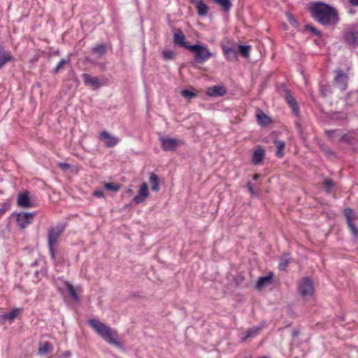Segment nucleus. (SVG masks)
Returning a JSON list of instances; mask_svg holds the SVG:
<instances>
[{
    "instance_id": "1a4fd4ad",
    "label": "nucleus",
    "mask_w": 358,
    "mask_h": 358,
    "mask_svg": "<svg viewBox=\"0 0 358 358\" xmlns=\"http://www.w3.org/2000/svg\"><path fill=\"white\" fill-rule=\"evenodd\" d=\"M282 87L285 93V99L286 100L289 107L292 108L294 115L298 116L299 115V109L295 98L292 95L291 92L285 87L284 84Z\"/></svg>"
},
{
    "instance_id": "f03ea898",
    "label": "nucleus",
    "mask_w": 358,
    "mask_h": 358,
    "mask_svg": "<svg viewBox=\"0 0 358 358\" xmlns=\"http://www.w3.org/2000/svg\"><path fill=\"white\" fill-rule=\"evenodd\" d=\"M87 323L108 343L113 345L117 348L122 347L121 343L115 338L117 336L116 330L113 329L96 319H90Z\"/></svg>"
},
{
    "instance_id": "9d476101",
    "label": "nucleus",
    "mask_w": 358,
    "mask_h": 358,
    "mask_svg": "<svg viewBox=\"0 0 358 358\" xmlns=\"http://www.w3.org/2000/svg\"><path fill=\"white\" fill-rule=\"evenodd\" d=\"M36 215V213H20L17 214L16 222L21 229H24L31 224Z\"/></svg>"
},
{
    "instance_id": "de8ad7c7",
    "label": "nucleus",
    "mask_w": 358,
    "mask_h": 358,
    "mask_svg": "<svg viewBox=\"0 0 358 358\" xmlns=\"http://www.w3.org/2000/svg\"><path fill=\"white\" fill-rule=\"evenodd\" d=\"M322 151L327 155V156H334V152L329 148H323Z\"/></svg>"
},
{
    "instance_id": "aec40b11",
    "label": "nucleus",
    "mask_w": 358,
    "mask_h": 358,
    "mask_svg": "<svg viewBox=\"0 0 358 358\" xmlns=\"http://www.w3.org/2000/svg\"><path fill=\"white\" fill-rule=\"evenodd\" d=\"M265 157V150L264 148L259 147L255 150L252 154V162L255 165L261 164Z\"/></svg>"
},
{
    "instance_id": "473e14b6",
    "label": "nucleus",
    "mask_w": 358,
    "mask_h": 358,
    "mask_svg": "<svg viewBox=\"0 0 358 358\" xmlns=\"http://www.w3.org/2000/svg\"><path fill=\"white\" fill-rule=\"evenodd\" d=\"M92 51L94 53L101 56L106 52V45L105 44H99L92 48Z\"/></svg>"
},
{
    "instance_id": "864d4df0",
    "label": "nucleus",
    "mask_w": 358,
    "mask_h": 358,
    "mask_svg": "<svg viewBox=\"0 0 358 358\" xmlns=\"http://www.w3.org/2000/svg\"><path fill=\"white\" fill-rule=\"evenodd\" d=\"M320 92H321L322 94L324 96H327V93L326 90H324V87H320Z\"/></svg>"
},
{
    "instance_id": "423d86ee",
    "label": "nucleus",
    "mask_w": 358,
    "mask_h": 358,
    "mask_svg": "<svg viewBox=\"0 0 358 358\" xmlns=\"http://www.w3.org/2000/svg\"><path fill=\"white\" fill-rule=\"evenodd\" d=\"M299 292L303 296H311L314 292L313 284L310 278L304 277L301 280Z\"/></svg>"
},
{
    "instance_id": "79ce46f5",
    "label": "nucleus",
    "mask_w": 358,
    "mask_h": 358,
    "mask_svg": "<svg viewBox=\"0 0 358 358\" xmlns=\"http://www.w3.org/2000/svg\"><path fill=\"white\" fill-rule=\"evenodd\" d=\"M10 208V203L8 201L1 204L0 208V217L4 214V213Z\"/></svg>"
},
{
    "instance_id": "5701e85b",
    "label": "nucleus",
    "mask_w": 358,
    "mask_h": 358,
    "mask_svg": "<svg viewBox=\"0 0 358 358\" xmlns=\"http://www.w3.org/2000/svg\"><path fill=\"white\" fill-rule=\"evenodd\" d=\"M151 185V189L155 192L159 190V177L155 173H151L150 175V180Z\"/></svg>"
},
{
    "instance_id": "37998d69",
    "label": "nucleus",
    "mask_w": 358,
    "mask_h": 358,
    "mask_svg": "<svg viewBox=\"0 0 358 358\" xmlns=\"http://www.w3.org/2000/svg\"><path fill=\"white\" fill-rule=\"evenodd\" d=\"M48 245L50 257L52 260L55 261L56 260V251L54 248L55 244L51 245V244L48 243Z\"/></svg>"
},
{
    "instance_id": "8fccbe9b",
    "label": "nucleus",
    "mask_w": 358,
    "mask_h": 358,
    "mask_svg": "<svg viewBox=\"0 0 358 358\" xmlns=\"http://www.w3.org/2000/svg\"><path fill=\"white\" fill-rule=\"evenodd\" d=\"M71 355L70 351H65L62 354V357L64 358H67Z\"/></svg>"
},
{
    "instance_id": "20e7f679",
    "label": "nucleus",
    "mask_w": 358,
    "mask_h": 358,
    "mask_svg": "<svg viewBox=\"0 0 358 358\" xmlns=\"http://www.w3.org/2000/svg\"><path fill=\"white\" fill-rule=\"evenodd\" d=\"M357 24H352L348 30L343 33L344 42L349 46H358V30H357Z\"/></svg>"
},
{
    "instance_id": "49530a36",
    "label": "nucleus",
    "mask_w": 358,
    "mask_h": 358,
    "mask_svg": "<svg viewBox=\"0 0 358 358\" xmlns=\"http://www.w3.org/2000/svg\"><path fill=\"white\" fill-rule=\"evenodd\" d=\"M93 196L99 198H102L104 196V193L102 190H96L93 192Z\"/></svg>"
},
{
    "instance_id": "f704fd0d",
    "label": "nucleus",
    "mask_w": 358,
    "mask_h": 358,
    "mask_svg": "<svg viewBox=\"0 0 358 358\" xmlns=\"http://www.w3.org/2000/svg\"><path fill=\"white\" fill-rule=\"evenodd\" d=\"M162 55L164 60H173L176 57V53L170 50H163Z\"/></svg>"
},
{
    "instance_id": "cd10ccee",
    "label": "nucleus",
    "mask_w": 358,
    "mask_h": 358,
    "mask_svg": "<svg viewBox=\"0 0 358 358\" xmlns=\"http://www.w3.org/2000/svg\"><path fill=\"white\" fill-rule=\"evenodd\" d=\"M214 2L220 6L225 12L229 11L232 6L230 0H214Z\"/></svg>"
},
{
    "instance_id": "72a5a7b5",
    "label": "nucleus",
    "mask_w": 358,
    "mask_h": 358,
    "mask_svg": "<svg viewBox=\"0 0 358 358\" xmlns=\"http://www.w3.org/2000/svg\"><path fill=\"white\" fill-rule=\"evenodd\" d=\"M121 185L113 182H106L104 184V188L106 190L112 191L114 192H117L121 188Z\"/></svg>"
},
{
    "instance_id": "a878e982",
    "label": "nucleus",
    "mask_w": 358,
    "mask_h": 358,
    "mask_svg": "<svg viewBox=\"0 0 358 358\" xmlns=\"http://www.w3.org/2000/svg\"><path fill=\"white\" fill-rule=\"evenodd\" d=\"M21 310L20 308H14L10 313L3 314L0 315V317L3 320H9L10 321H13L20 313Z\"/></svg>"
},
{
    "instance_id": "603ef678",
    "label": "nucleus",
    "mask_w": 358,
    "mask_h": 358,
    "mask_svg": "<svg viewBox=\"0 0 358 358\" xmlns=\"http://www.w3.org/2000/svg\"><path fill=\"white\" fill-rule=\"evenodd\" d=\"M349 1L352 5L358 6V0H349Z\"/></svg>"
},
{
    "instance_id": "2f4dec72",
    "label": "nucleus",
    "mask_w": 358,
    "mask_h": 358,
    "mask_svg": "<svg viewBox=\"0 0 358 358\" xmlns=\"http://www.w3.org/2000/svg\"><path fill=\"white\" fill-rule=\"evenodd\" d=\"M66 289H67L69 294H70V296L73 298V299L76 302H78L80 301V298H79L78 295L77 294V293L75 290V288L73 287V286L72 285H71L70 283H68L66 285Z\"/></svg>"
},
{
    "instance_id": "a19ab883",
    "label": "nucleus",
    "mask_w": 358,
    "mask_h": 358,
    "mask_svg": "<svg viewBox=\"0 0 358 358\" xmlns=\"http://www.w3.org/2000/svg\"><path fill=\"white\" fill-rule=\"evenodd\" d=\"M348 226L350 229L351 234L358 238V228L355 226L353 222L348 223Z\"/></svg>"
},
{
    "instance_id": "c85d7f7f",
    "label": "nucleus",
    "mask_w": 358,
    "mask_h": 358,
    "mask_svg": "<svg viewBox=\"0 0 358 358\" xmlns=\"http://www.w3.org/2000/svg\"><path fill=\"white\" fill-rule=\"evenodd\" d=\"M52 348V344L50 342L45 341V342H43V343H41L40 345H39V348H38V352L40 355H43L45 352L51 350Z\"/></svg>"
},
{
    "instance_id": "6e6d98bb",
    "label": "nucleus",
    "mask_w": 358,
    "mask_h": 358,
    "mask_svg": "<svg viewBox=\"0 0 358 358\" xmlns=\"http://www.w3.org/2000/svg\"><path fill=\"white\" fill-rule=\"evenodd\" d=\"M295 358H299V357H295Z\"/></svg>"
},
{
    "instance_id": "6ab92c4d",
    "label": "nucleus",
    "mask_w": 358,
    "mask_h": 358,
    "mask_svg": "<svg viewBox=\"0 0 358 358\" xmlns=\"http://www.w3.org/2000/svg\"><path fill=\"white\" fill-rule=\"evenodd\" d=\"M83 82L85 85H90L94 87L95 89H98L101 86L99 78L97 77H92L87 73H83L82 75Z\"/></svg>"
},
{
    "instance_id": "4be33fe9",
    "label": "nucleus",
    "mask_w": 358,
    "mask_h": 358,
    "mask_svg": "<svg viewBox=\"0 0 358 358\" xmlns=\"http://www.w3.org/2000/svg\"><path fill=\"white\" fill-rule=\"evenodd\" d=\"M256 117L259 124L262 126L268 125L271 122V118L262 111L257 113Z\"/></svg>"
},
{
    "instance_id": "ddd939ff",
    "label": "nucleus",
    "mask_w": 358,
    "mask_h": 358,
    "mask_svg": "<svg viewBox=\"0 0 358 358\" xmlns=\"http://www.w3.org/2000/svg\"><path fill=\"white\" fill-rule=\"evenodd\" d=\"M148 195V185L144 182L141 185L138 194L134 197L133 201L136 204L141 203L145 200Z\"/></svg>"
},
{
    "instance_id": "3c124183",
    "label": "nucleus",
    "mask_w": 358,
    "mask_h": 358,
    "mask_svg": "<svg viewBox=\"0 0 358 358\" xmlns=\"http://www.w3.org/2000/svg\"><path fill=\"white\" fill-rule=\"evenodd\" d=\"M299 334H300L299 330H298V329H294V330L293 331V332H292V336H293V337H294V338H296V337L299 336Z\"/></svg>"
},
{
    "instance_id": "393cba45",
    "label": "nucleus",
    "mask_w": 358,
    "mask_h": 358,
    "mask_svg": "<svg viewBox=\"0 0 358 358\" xmlns=\"http://www.w3.org/2000/svg\"><path fill=\"white\" fill-rule=\"evenodd\" d=\"M251 50V46L248 45H238V53L245 58L249 57L250 52Z\"/></svg>"
},
{
    "instance_id": "09e8293b",
    "label": "nucleus",
    "mask_w": 358,
    "mask_h": 358,
    "mask_svg": "<svg viewBox=\"0 0 358 358\" xmlns=\"http://www.w3.org/2000/svg\"><path fill=\"white\" fill-rule=\"evenodd\" d=\"M246 186H247V187L248 189V191L251 194H255V190H254L253 185L252 184V182H248Z\"/></svg>"
},
{
    "instance_id": "f8f14e48",
    "label": "nucleus",
    "mask_w": 358,
    "mask_h": 358,
    "mask_svg": "<svg viewBox=\"0 0 358 358\" xmlns=\"http://www.w3.org/2000/svg\"><path fill=\"white\" fill-rule=\"evenodd\" d=\"M17 204L18 206L22 208H30L34 206V204L30 200L29 192L28 190H25L18 194Z\"/></svg>"
},
{
    "instance_id": "e433bc0d",
    "label": "nucleus",
    "mask_w": 358,
    "mask_h": 358,
    "mask_svg": "<svg viewBox=\"0 0 358 358\" xmlns=\"http://www.w3.org/2000/svg\"><path fill=\"white\" fill-rule=\"evenodd\" d=\"M288 254H285V257H288ZM289 262V259L288 257H282L280 260V263L278 265V268L280 271H285L286 268L288 266Z\"/></svg>"
},
{
    "instance_id": "39448f33",
    "label": "nucleus",
    "mask_w": 358,
    "mask_h": 358,
    "mask_svg": "<svg viewBox=\"0 0 358 358\" xmlns=\"http://www.w3.org/2000/svg\"><path fill=\"white\" fill-rule=\"evenodd\" d=\"M159 141L162 150L166 152L175 151L178 145L181 144L180 140L165 136L159 137Z\"/></svg>"
},
{
    "instance_id": "a211bd4d",
    "label": "nucleus",
    "mask_w": 358,
    "mask_h": 358,
    "mask_svg": "<svg viewBox=\"0 0 358 358\" xmlns=\"http://www.w3.org/2000/svg\"><path fill=\"white\" fill-rule=\"evenodd\" d=\"M15 59L10 52L4 50L3 48H0V69L3 67V66L7 62H14Z\"/></svg>"
},
{
    "instance_id": "c03bdc74",
    "label": "nucleus",
    "mask_w": 358,
    "mask_h": 358,
    "mask_svg": "<svg viewBox=\"0 0 358 358\" xmlns=\"http://www.w3.org/2000/svg\"><path fill=\"white\" fill-rule=\"evenodd\" d=\"M351 139L352 137L350 136H348V134H343L341 138H340V141L345 142L348 144L351 143Z\"/></svg>"
},
{
    "instance_id": "412c9836",
    "label": "nucleus",
    "mask_w": 358,
    "mask_h": 358,
    "mask_svg": "<svg viewBox=\"0 0 358 358\" xmlns=\"http://www.w3.org/2000/svg\"><path fill=\"white\" fill-rule=\"evenodd\" d=\"M273 278V273H270L268 275L260 277L256 284V288L261 289L265 285H267L271 282Z\"/></svg>"
},
{
    "instance_id": "7c9ffc66",
    "label": "nucleus",
    "mask_w": 358,
    "mask_h": 358,
    "mask_svg": "<svg viewBox=\"0 0 358 358\" xmlns=\"http://www.w3.org/2000/svg\"><path fill=\"white\" fill-rule=\"evenodd\" d=\"M69 63V59H61L59 63L57 64V66H55V68H54L51 73L53 74V75H56L57 74L60 70H62L64 65L65 64H67Z\"/></svg>"
},
{
    "instance_id": "ea45409f",
    "label": "nucleus",
    "mask_w": 358,
    "mask_h": 358,
    "mask_svg": "<svg viewBox=\"0 0 358 358\" xmlns=\"http://www.w3.org/2000/svg\"><path fill=\"white\" fill-rule=\"evenodd\" d=\"M353 211L351 208H345L344 210V215L347 220V222L350 223L352 222Z\"/></svg>"
},
{
    "instance_id": "c9c22d12",
    "label": "nucleus",
    "mask_w": 358,
    "mask_h": 358,
    "mask_svg": "<svg viewBox=\"0 0 358 358\" xmlns=\"http://www.w3.org/2000/svg\"><path fill=\"white\" fill-rule=\"evenodd\" d=\"M304 29L306 31H310L313 35L317 36L318 37H321L322 36V32L310 24H306L304 27Z\"/></svg>"
},
{
    "instance_id": "9b49d317",
    "label": "nucleus",
    "mask_w": 358,
    "mask_h": 358,
    "mask_svg": "<svg viewBox=\"0 0 358 358\" xmlns=\"http://www.w3.org/2000/svg\"><path fill=\"white\" fill-rule=\"evenodd\" d=\"M64 230V228L62 226L50 227L48 231V243L56 245Z\"/></svg>"
},
{
    "instance_id": "a18cd8bd",
    "label": "nucleus",
    "mask_w": 358,
    "mask_h": 358,
    "mask_svg": "<svg viewBox=\"0 0 358 358\" xmlns=\"http://www.w3.org/2000/svg\"><path fill=\"white\" fill-rule=\"evenodd\" d=\"M58 167L60 168L63 171H67L71 168V165L67 163L59 162L58 164Z\"/></svg>"
},
{
    "instance_id": "58836bf2",
    "label": "nucleus",
    "mask_w": 358,
    "mask_h": 358,
    "mask_svg": "<svg viewBox=\"0 0 358 358\" xmlns=\"http://www.w3.org/2000/svg\"><path fill=\"white\" fill-rule=\"evenodd\" d=\"M181 95L187 99H191L197 96V93L189 90H182L180 92Z\"/></svg>"
},
{
    "instance_id": "f257e3e1",
    "label": "nucleus",
    "mask_w": 358,
    "mask_h": 358,
    "mask_svg": "<svg viewBox=\"0 0 358 358\" xmlns=\"http://www.w3.org/2000/svg\"><path fill=\"white\" fill-rule=\"evenodd\" d=\"M309 10L311 16L323 25L336 24L339 20L336 8L322 1L312 3Z\"/></svg>"
},
{
    "instance_id": "dca6fc26",
    "label": "nucleus",
    "mask_w": 358,
    "mask_h": 358,
    "mask_svg": "<svg viewBox=\"0 0 358 358\" xmlns=\"http://www.w3.org/2000/svg\"><path fill=\"white\" fill-rule=\"evenodd\" d=\"M227 94V90L224 86L214 85L206 89V94L210 97L223 96Z\"/></svg>"
},
{
    "instance_id": "f3484780",
    "label": "nucleus",
    "mask_w": 358,
    "mask_h": 358,
    "mask_svg": "<svg viewBox=\"0 0 358 358\" xmlns=\"http://www.w3.org/2000/svg\"><path fill=\"white\" fill-rule=\"evenodd\" d=\"M100 139L104 141L107 148H113L118 143V138L111 136L108 132L103 131L100 134Z\"/></svg>"
},
{
    "instance_id": "4c0bfd02",
    "label": "nucleus",
    "mask_w": 358,
    "mask_h": 358,
    "mask_svg": "<svg viewBox=\"0 0 358 358\" xmlns=\"http://www.w3.org/2000/svg\"><path fill=\"white\" fill-rule=\"evenodd\" d=\"M285 15L287 17L288 22L292 27H294L295 28L299 27L298 21L296 20V19L293 16V15L291 13L287 12L285 13Z\"/></svg>"
},
{
    "instance_id": "b1692460",
    "label": "nucleus",
    "mask_w": 358,
    "mask_h": 358,
    "mask_svg": "<svg viewBox=\"0 0 358 358\" xmlns=\"http://www.w3.org/2000/svg\"><path fill=\"white\" fill-rule=\"evenodd\" d=\"M274 143L275 145H276L277 147V151H276V153H275V155L278 158H282L284 157V148L285 147V143L284 141H278V140H275L274 141Z\"/></svg>"
},
{
    "instance_id": "6e6552de",
    "label": "nucleus",
    "mask_w": 358,
    "mask_h": 358,
    "mask_svg": "<svg viewBox=\"0 0 358 358\" xmlns=\"http://www.w3.org/2000/svg\"><path fill=\"white\" fill-rule=\"evenodd\" d=\"M220 47L223 51L225 58L229 62H234L237 60L238 52L234 45H228L224 42H221Z\"/></svg>"
},
{
    "instance_id": "7ed1b4c3",
    "label": "nucleus",
    "mask_w": 358,
    "mask_h": 358,
    "mask_svg": "<svg viewBox=\"0 0 358 358\" xmlns=\"http://www.w3.org/2000/svg\"><path fill=\"white\" fill-rule=\"evenodd\" d=\"M188 50L194 54L193 62L196 64H202L213 56L206 45L200 43L191 45Z\"/></svg>"
},
{
    "instance_id": "5fc2aeb1",
    "label": "nucleus",
    "mask_w": 358,
    "mask_h": 358,
    "mask_svg": "<svg viewBox=\"0 0 358 358\" xmlns=\"http://www.w3.org/2000/svg\"><path fill=\"white\" fill-rule=\"evenodd\" d=\"M259 177V174H255L253 176V180H257Z\"/></svg>"
},
{
    "instance_id": "bb28decb",
    "label": "nucleus",
    "mask_w": 358,
    "mask_h": 358,
    "mask_svg": "<svg viewBox=\"0 0 358 358\" xmlns=\"http://www.w3.org/2000/svg\"><path fill=\"white\" fill-rule=\"evenodd\" d=\"M261 330H262L261 327H253L249 329L247 331L245 336L242 338V341H244L248 338L254 337V336L258 335L260 333Z\"/></svg>"
},
{
    "instance_id": "0eeeda50",
    "label": "nucleus",
    "mask_w": 358,
    "mask_h": 358,
    "mask_svg": "<svg viewBox=\"0 0 358 358\" xmlns=\"http://www.w3.org/2000/svg\"><path fill=\"white\" fill-rule=\"evenodd\" d=\"M336 76L334 78V85L341 91H345L348 87V75L343 70H337L335 71Z\"/></svg>"
},
{
    "instance_id": "2eb2a0df",
    "label": "nucleus",
    "mask_w": 358,
    "mask_h": 358,
    "mask_svg": "<svg viewBox=\"0 0 358 358\" xmlns=\"http://www.w3.org/2000/svg\"><path fill=\"white\" fill-rule=\"evenodd\" d=\"M173 43L175 45H180L188 50V47L191 46L185 41V36L180 29L175 31L173 34Z\"/></svg>"
},
{
    "instance_id": "4468645a",
    "label": "nucleus",
    "mask_w": 358,
    "mask_h": 358,
    "mask_svg": "<svg viewBox=\"0 0 358 358\" xmlns=\"http://www.w3.org/2000/svg\"><path fill=\"white\" fill-rule=\"evenodd\" d=\"M189 2L195 6L199 16H206L208 13L209 7L203 0H189Z\"/></svg>"
},
{
    "instance_id": "c756f323",
    "label": "nucleus",
    "mask_w": 358,
    "mask_h": 358,
    "mask_svg": "<svg viewBox=\"0 0 358 358\" xmlns=\"http://www.w3.org/2000/svg\"><path fill=\"white\" fill-rule=\"evenodd\" d=\"M322 185L327 193H330L336 186V183L331 178H326L322 182Z\"/></svg>"
}]
</instances>
